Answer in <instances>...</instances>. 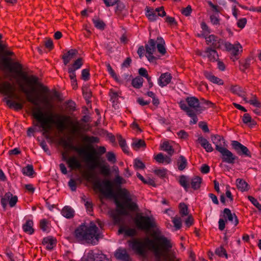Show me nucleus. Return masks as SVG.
<instances>
[{
  "instance_id": "nucleus-1",
  "label": "nucleus",
  "mask_w": 261,
  "mask_h": 261,
  "mask_svg": "<svg viewBox=\"0 0 261 261\" xmlns=\"http://www.w3.org/2000/svg\"><path fill=\"white\" fill-rule=\"evenodd\" d=\"M10 60L9 59H4L5 67L8 69L10 71L20 76L26 82L28 87L19 80L16 75L13 76V77L17 80L20 90L26 95L27 100L34 105H38V97H34L32 95V93L36 91V87L39 88L43 93H47L48 90L39 81L37 76L33 75H27L23 72L22 66L20 63L17 62L10 63Z\"/></svg>"
},
{
  "instance_id": "nucleus-2",
  "label": "nucleus",
  "mask_w": 261,
  "mask_h": 261,
  "mask_svg": "<svg viewBox=\"0 0 261 261\" xmlns=\"http://www.w3.org/2000/svg\"><path fill=\"white\" fill-rule=\"evenodd\" d=\"M129 247L136 253L143 254L146 248L153 252L159 261H166L172 247L170 241L162 235H155L153 239L146 238L143 241L134 240L128 242Z\"/></svg>"
},
{
  "instance_id": "nucleus-3",
  "label": "nucleus",
  "mask_w": 261,
  "mask_h": 261,
  "mask_svg": "<svg viewBox=\"0 0 261 261\" xmlns=\"http://www.w3.org/2000/svg\"><path fill=\"white\" fill-rule=\"evenodd\" d=\"M32 116L36 120L34 125L39 127L43 131V134L48 133L51 128V124H55L58 129L63 130L66 127V121L69 119V117L66 116L56 115L59 118L55 120L51 113L47 115L43 113L38 105H35L31 109Z\"/></svg>"
},
{
  "instance_id": "nucleus-4",
  "label": "nucleus",
  "mask_w": 261,
  "mask_h": 261,
  "mask_svg": "<svg viewBox=\"0 0 261 261\" xmlns=\"http://www.w3.org/2000/svg\"><path fill=\"white\" fill-rule=\"evenodd\" d=\"M75 236L80 241L96 245L101 237L98 228L93 222L90 223L88 227L82 225L75 231Z\"/></svg>"
},
{
  "instance_id": "nucleus-5",
  "label": "nucleus",
  "mask_w": 261,
  "mask_h": 261,
  "mask_svg": "<svg viewBox=\"0 0 261 261\" xmlns=\"http://www.w3.org/2000/svg\"><path fill=\"white\" fill-rule=\"evenodd\" d=\"M70 147L79 154L86 155L85 161L89 163L90 168L92 169L99 166V157L97 154L101 155L106 152V149L104 146L98 147L97 152H96L93 147L90 145L84 148H80L74 146H71Z\"/></svg>"
},
{
  "instance_id": "nucleus-6",
  "label": "nucleus",
  "mask_w": 261,
  "mask_h": 261,
  "mask_svg": "<svg viewBox=\"0 0 261 261\" xmlns=\"http://www.w3.org/2000/svg\"><path fill=\"white\" fill-rule=\"evenodd\" d=\"M118 195L122 200L115 199V204L118 213L123 215H127V209L134 211L137 208L136 203L132 201L129 192L125 189L118 191Z\"/></svg>"
},
{
  "instance_id": "nucleus-7",
  "label": "nucleus",
  "mask_w": 261,
  "mask_h": 261,
  "mask_svg": "<svg viewBox=\"0 0 261 261\" xmlns=\"http://www.w3.org/2000/svg\"><path fill=\"white\" fill-rule=\"evenodd\" d=\"M134 221L137 227L140 229L149 230L154 227L153 219L148 216L138 215Z\"/></svg>"
},
{
  "instance_id": "nucleus-8",
  "label": "nucleus",
  "mask_w": 261,
  "mask_h": 261,
  "mask_svg": "<svg viewBox=\"0 0 261 261\" xmlns=\"http://www.w3.org/2000/svg\"><path fill=\"white\" fill-rule=\"evenodd\" d=\"M81 261H110L101 253H95L93 250L85 251Z\"/></svg>"
},
{
  "instance_id": "nucleus-9",
  "label": "nucleus",
  "mask_w": 261,
  "mask_h": 261,
  "mask_svg": "<svg viewBox=\"0 0 261 261\" xmlns=\"http://www.w3.org/2000/svg\"><path fill=\"white\" fill-rule=\"evenodd\" d=\"M225 47L226 49L229 51L232 56L231 57V59L233 61H235L238 60V58L237 56L242 51V47L241 45L238 42L234 44H231L227 42L225 43Z\"/></svg>"
},
{
  "instance_id": "nucleus-10",
  "label": "nucleus",
  "mask_w": 261,
  "mask_h": 261,
  "mask_svg": "<svg viewBox=\"0 0 261 261\" xmlns=\"http://www.w3.org/2000/svg\"><path fill=\"white\" fill-rule=\"evenodd\" d=\"M102 184L105 187V189L102 188V184L99 181L95 182L94 183V187L103 194L107 196H112L113 194V190L112 182L110 180H107L103 181Z\"/></svg>"
},
{
  "instance_id": "nucleus-11",
  "label": "nucleus",
  "mask_w": 261,
  "mask_h": 261,
  "mask_svg": "<svg viewBox=\"0 0 261 261\" xmlns=\"http://www.w3.org/2000/svg\"><path fill=\"white\" fill-rule=\"evenodd\" d=\"M179 106L180 109L186 112L187 114L191 117L190 123L191 124H196L198 121L197 113H199V112H195L193 110L188 107L184 100H181L179 102Z\"/></svg>"
},
{
  "instance_id": "nucleus-12",
  "label": "nucleus",
  "mask_w": 261,
  "mask_h": 261,
  "mask_svg": "<svg viewBox=\"0 0 261 261\" xmlns=\"http://www.w3.org/2000/svg\"><path fill=\"white\" fill-rule=\"evenodd\" d=\"M202 35L206 40V44L214 48H220L223 43V41L222 39L214 35H210L208 36L205 34H202Z\"/></svg>"
},
{
  "instance_id": "nucleus-13",
  "label": "nucleus",
  "mask_w": 261,
  "mask_h": 261,
  "mask_svg": "<svg viewBox=\"0 0 261 261\" xmlns=\"http://www.w3.org/2000/svg\"><path fill=\"white\" fill-rule=\"evenodd\" d=\"M155 41L153 39H150L148 44L145 45V56L150 62H153L155 60V57L153 56V54L155 50Z\"/></svg>"
},
{
  "instance_id": "nucleus-14",
  "label": "nucleus",
  "mask_w": 261,
  "mask_h": 261,
  "mask_svg": "<svg viewBox=\"0 0 261 261\" xmlns=\"http://www.w3.org/2000/svg\"><path fill=\"white\" fill-rule=\"evenodd\" d=\"M187 107L190 108V109L195 111V112H199L200 111V103L198 98L194 96L188 97L186 99V101H184Z\"/></svg>"
},
{
  "instance_id": "nucleus-15",
  "label": "nucleus",
  "mask_w": 261,
  "mask_h": 261,
  "mask_svg": "<svg viewBox=\"0 0 261 261\" xmlns=\"http://www.w3.org/2000/svg\"><path fill=\"white\" fill-rule=\"evenodd\" d=\"M203 57H207L211 62L217 61L219 58L218 53L215 49L207 47L203 53L199 54Z\"/></svg>"
},
{
  "instance_id": "nucleus-16",
  "label": "nucleus",
  "mask_w": 261,
  "mask_h": 261,
  "mask_svg": "<svg viewBox=\"0 0 261 261\" xmlns=\"http://www.w3.org/2000/svg\"><path fill=\"white\" fill-rule=\"evenodd\" d=\"M231 144L233 148L237 151L238 154H243L246 156H251L250 152L249 149L238 141H233Z\"/></svg>"
},
{
  "instance_id": "nucleus-17",
  "label": "nucleus",
  "mask_w": 261,
  "mask_h": 261,
  "mask_svg": "<svg viewBox=\"0 0 261 261\" xmlns=\"http://www.w3.org/2000/svg\"><path fill=\"white\" fill-rule=\"evenodd\" d=\"M7 201H9V204L10 207H14L18 201L17 196H13L10 192L6 193L4 197L1 199V203L3 205H5Z\"/></svg>"
},
{
  "instance_id": "nucleus-18",
  "label": "nucleus",
  "mask_w": 261,
  "mask_h": 261,
  "mask_svg": "<svg viewBox=\"0 0 261 261\" xmlns=\"http://www.w3.org/2000/svg\"><path fill=\"white\" fill-rule=\"evenodd\" d=\"M223 213V217L225 221H227V220H228L232 223L234 226H237L238 225L239 221L237 216L235 214H232L229 208H224Z\"/></svg>"
},
{
  "instance_id": "nucleus-19",
  "label": "nucleus",
  "mask_w": 261,
  "mask_h": 261,
  "mask_svg": "<svg viewBox=\"0 0 261 261\" xmlns=\"http://www.w3.org/2000/svg\"><path fill=\"white\" fill-rule=\"evenodd\" d=\"M221 157L224 162L228 164H233L237 157L233 154V153L228 150L227 149H224L220 152Z\"/></svg>"
},
{
  "instance_id": "nucleus-20",
  "label": "nucleus",
  "mask_w": 261,
  "mask_h": 261,
  "mask_svg": "<svg viewBox=\"0 0 261 261\" xmlns=\"http://www.w3.org/2000/svg\"><path fill=\"white\" fill-rule=\"evenodd\" d=\"M230 91L233 94H236L241 97L244 99V97L246 96V91L245 89L243 88L238 85H231L229 86Z\"/></svg>"
},
{
  "instance_id": "nucleus-21",
  "label": "nucleus",
  "mask_w": 261,
  "mask_h": 261,
  "mask_svg": "<svg viewBox=\"0 0 261 261\" xmlns=\"http://www.w3.org/2000/svg\"><path fill=\"white\" fill-rule=\"evenodd\" d=\"M119 233H123L125 237H133L136 233L135 229L130 228L125 224L121 225L118 230Z\"/></svg>"
},
{
  "instance_id": "nucleus-22",
  "label": "nucleus",
  "mask_w": 261,
  "mask_h": 261,
  "mask_svg": "<svg viewBox=\"0 0 261 261\" xmlns=\"http://www.w3.org/2000/svg\"><path fill=\"white\" fill-rule=\"evenodd\" d=\"M42 243V245L45 247L46 249L51 250L56 246L57 240L53 237L48 236L43 239Z\"/></svg>"
},
{
  "instance_id": "nucleus-23",
  "label": "nucleus",
  "mask_w": 261,
  "mask_h": 261,
  "mask_svg": "<svg viewBox=\"0 0 261 261\" xmlns=\"http://www.w3.org/2000/svg\"><path fill=\"white\" fill-rule=\"evenodd\" d=\"M67 164L71 169H79L82 167L81 162L74 156L68 158L67 160Z\"/></svg>"
},
{
  "instance_id": "nucleus-24",
  "label": "nucleus",
  "mask_w": 261,
  "mask_h": 261,
  "mask_svg": "<svg viewBox=\"0 0 261 261\" xmlns=\"http://www.w3.org/2000/svg\"><path fill=\"white\" fill-rule=\"evenodd\" d=\"M171 79L170 73L168 72L162 73L158 80V84L162 87H165L170 83Z\"/></svg>"
},
{
  "instance_id": "nucleus-25",
  "label": "nucleus",
  "mask_w": 261,
  "mask_h": 261,
  "mask_svg": "<svg viewBox=\"0 0 261 261\" xmlns=\"http://www.w3.org/2000/svg\"><path fill=\"white\" fill-rule=\"evenodd\" d=\"M154 159L158 163L165 165H167L171 163L172 161L171 156L164 155V154L162 153H159L156 154L154 157Z\"/></svg>"
},
{
  "instance_id": "nucleus-26",
  "label": "nucleus",
  "mask_w": 261,
  "mask_h": 261,
  "mask_svg": "<svg viewBox=\"0 0 261 261\" xmlns=\"http://www.w3.org/2000/svg\"><path fill=\"white\" fill-rule=\"evenodd\" d=\"M197 141L200 144L201 146L206 151L210 152L214 150L212 145L209 143L207 139L199 136L197 139Z\"/></svg>"
},
{
  "instance_id": "nucleus-27",
  "label": "nucleus",
  "mask_w": 261,
  "mask_h": 261,
  "mask_svg": "<svg viewBox=\"0 0 261 261\" xmlns=\"http://www.w3.org/2000/svg\"><path fill=\"white\" fill-rule=\"evenodd\" d=\"M2 93L5 95H11L14 92L12 85L8 82H4L1 84Z\"/></svg>"
},
{
  "instance_id": "nucleus-28",
  "label": "nucleus",
  "mask_w": 261,
  "mask_h": 261,
  "mask_svg": "<svg viewBox=\"0 0 261 261\" xmlns=\"http://www.w3.org/2000/svg\"><path fill=\"white\" fill-rule=\"evenodd\" d=\"M243 100L246 103H249L254 107L261 108V102L258 100L256 96L255 95L251 94L250 99L246 95L244 97Z\"/></svg>"
},
{
  "instance_id": "nucleus-29",
  "label": "nucleus",
  "mask_w": 261,
  "mask_h": 261,
  "mask_svg": "<svg viewBox=\"0 0 261 261\" xmlns=\"http://www.w3.org/2000/svg\"><path fill=\"white\" fill-rule=\"evenodd\" d=\"M160 148L162 150L167 152L170 156H172L174 152V149L168 141H164L161 143Z\"/></svg>"
},
{
  "instance_id": "nucleus-30",
  "label": "nucleus",
  "mask_w": 261,
  "mask_h": 261,
  "mask_svg": "<svg viewBox=\"0 0 261 261\" xmlns=\"http://www.w3.org/2000/svg\"><path fill=\"white\" fill-rule=\"evenodd\" d=\"M77 51L76 49H70L67 53L62 56L64 64L66 65L70 61L73 59L77 54Z\"/></svg>"
},
{
  "instance_id": "nucleus-31",
  "label": "nucleus",
  "mask_w": 261,
  "mask_h": 261,
  "mask_svg": "<svg viewBox=\"0 0 261 261\" xmlns=\"http://www.w3.org/2000/svg\"><path fill=\"white\" fill-rule=\"evenodd\" d=\"M204 75L207 80H208L213 83L217 84L218 85H223L224 84V82L222 80L217 76H215L210 72H205L204 73Z\"/></svg>"
},
{
  "instance_id": "nucleus-32",
  "label": "nucleus",
  "mask_w": 261,
  "mask_h": 261,
  "mask_svg": "<svg viewBox=\"0 0 261 261\" xmlns=\"http://www.w3.org/2000/svg\"><path fill=\"white\" fill-rule=\"evenodd\" d=\"M33 224L34 223L32 220H27L25 223L22 225V229L23 231L29 234H33L34 231L33 228Z\"/></svg>"
},
{
  "instance_id": "nucleus-33",
  "label": "nucleus",
  "mask_w": 261,
  "mask_h": 261,
  "mask_svg": "<svg viewBox=\"0 0 261 261\" xmlns=\"http://www.w3.org/2000/svg\"><path fill=\"white\" fill-rule=\"evenodd\" d=\"M146 16L150 21H155L158 18V15H156V11L153 8H150L147 7L145 9Z\"/></svg>"
},
{
  "instance_id": "nucleus-34",
  "label": "nucleus",
  "mask_w": 261,
  "mask_h": 261,
  "mask_svg": "<svg viewBox=\"0 0 261 261\" xmlns=\"http://www.w3.org/2000/svg\"><path fill=\"white\" fill-rule=\"evenodd\" d=\"M74 210L71 207L68 206L64 207L61 211L62 216L68 219L72 218L74 216Z\"/></svg>"
},
{
  "instance_id": "nucleus-35",
  "label": "nucleus",
  "mask_w": 261,
  "mask_h": 261,
  "mask_svg": "<svg viewBox=\"0 0 261 261\" xmlns=\"http://www.w3.org/2000/svg\"><path fill=\"white\" fill-rule=\"evenodd\" d=\"M115 256L117 258L123 260L124 261L129 259V255L125 249H118L115 253Z\"/></svg>"
},
{
  "instance_id": "nucleus-36",
  "label": "nucleus",
  "mask_w": 261,
  "mask_h": 261,
  "mask_svg": "<svg viewBox=\"0 0 261 261\" xmlns=\"http://www.w3.org/2000/svg\"><path fill=\"white\" fill-rule=\"evenodd\" d=\"M236 184L238 189L242 192L247 191L249 190V186L248 184L243 179H237Z\"/></svg>"
},
{
  "instance_id": "nucleus-37",
  "label": "nucleus",
  "mask_w": 261,
  "mask_h": 261,
  "mask_svg": "<svg viewBox=\"0 0 261 261\" xmlns=\"http://www.w3.org/2000/svg\"><path fill=\"white\" fill-rule=\"evenodd\" d=\"M178 169L180 171L184 170L188 165L187 159L183 156L180 155L177 161Z\"/></svg>"
},
{
  "instance_id": "nucleus-38",
  "label": "nucleus",
  "mask_w": 261,
  "mask_h": 261,
  "mask_svg": "<svg viewBox=\"0 0 261 261\" xmlns=\"http://www.w3.org/2000/svg\"><path fill=\"white\" fill-rule=\"evenodd\" d=\"M6 103L10 108L14 109L15 110H19L23 108V104L20 102L8 99Z\"/></svg>"
},
{
  "instance_id": "nucleus-39",
  "label": "nucleus",
  "mask_w": 261,
  "mask_h": 261,
  "mask_svg": "<svg viewBox=\"0 0 261 261\" xmlns=\"http://www.w3.org/2000/svg\"><path fill=\"white\" fill-rule=\"evenodd\" d=\"M92 22L94 25V27L100 30H103L106 27L105 23L101 19L98 17H94L92 19Z\"/></svg>"
},
{
  "instance_id": "nucleus-40",
  "label": "nucleus",
  "mask_w": 261,
  "mask_h": 261,
  "mask_svg": "<svg viewBox=\"0 0 261 261\" xmlns=\"http://www.w3.org/2000/svg\"><path fill=\"white\" fill-rule=\"evenodd\" d=\"M190 181L189 178L185 175H181L179 177V182L186 191H188L190 188Z\"/></svg>"
},
{
  "instance_id": "nucleus-41",
  "label": "nucleus",
  "mask_w": 261,
  "mask_h": 261,
  "mask_svg": "<svg viewBox=\"0 0 261 261\" xmlns=\"http://www.w3.org/2000/svg\"><path fill=\"white\" fill-rule=\"evenodd\" d=\"M202 178L199 176H195L190 180L192 188L194 190H197L200 187Z\"/></svg>"
},
{
  "instance_id": "nucleus-42",
  "label": "nucleus",
  "mask_w": 261,
  "mask_h": 261,
  "mask_svg": "<svg viewBox=\"0 0 261 261\" xmlns=\"http://www.w3.org/2000/svg\"><path fill=\"white\" fill-rule=\"evenodd\" d=\"M158 40L159 41V42L156 45L158 50L162 55H164L166 52V50L165 47V41L161 38H158Z\"/></svg>"
},
{
  "instance_id": "nucleus-43",
  "label": "nucleus",
  "mask_w": 261,
  "mask_h": 261,
  "mask_svg": "<svg viewBox=\"0 0 261 261\" xmlns=\"http://www.w3.org/2000/svg\"><path fill=\"white\" fill-rule=\"evenodd\" d=\"M49 223L48 221L45 219H42L40 221V228L44 232H48L50 230Z\"/></svg>"
},
{
  "instance_id": "nucleus-44",
  "label": "nucleus",
  "mask_w": 261,
  "mask_h": 261,
  "mask_svg": "<svg viewBox=\"0 0 261 261\" xmlns=\"http://www.w3.org/2000/svg\"><path fill=\"white\" fill-rule=\"evenodd\" d=\"M145 142L141 139L134 140L132 144V147L136 150H138L141 147H145Z\"/></svg>"
},
{
  "instance_id": "nucleus-45",
  "label": "nucleus",
  "mask_w": 261,
  "mask_h": 261,
  "mask_svg": "<svg viewBox=\"0 0 261 261\" xmlns=\"http://www.w3.org/2000/svg\"><path fill=\"white\" fill-rule=\"evenodd\" d=\"M82 200L84 203V205L87 209V212L90 215H92L91 213L93 211V204L91 201L87 200L85 196L82 197Z\"/></svg>"
},
{
  "instance_id": "nucleus-46",
  "label": "nucleus",
  "mask_w": 261,
  "mask_h": 261,
  "mask_svg": "<svg viewBox=\"0 0 261 261\" xmlns=\"http://www.w3.org/2000/svg\"><path fill=\"white\" fill-rule=\"evenodd\" d=\"M34 169L32 165H28L22 169V172L23 175L31 176L34 173Z\"/></svg>"
},
{
  "instance_id": "nucleus-47",
  "label": "nucleus",
  "mask_w": 261,
  "mask_h": 261,
  "mask_svg": "<svg viewBox=\"0 0 261 261\" xmlns=\"http://www.w3.org/2000/svg\"><path fill=\"white\" fill-rule=\"evenodd\" d=\"M143 79L140 77H137L133 80L132 84L135 88H140L142 86Z\"/></svg>"
},
{
  "instance_id": "nucleus-48",
  "label": "nucleus",
  "mask_w": 261,
  "mask_h": 261,
  "mask_svg": "<svg viewBox=\"0 0 261 261\" xmlns=\"http://www.w3.org/2000/svg\"><path fill=\"white\" fill-rule=\"evenodd\" d=\"M107 68L109 74L115 79L116 81L119 83H122L121 81L118 78L110 64H107Z\"/></svg>"
},
{
  "instance_id": "nucleus-49",
  "label": "nucleus",
  "mask_w": 261,
  "mask_h": 261,
  "mask_svg": "<svg viewBox=\"0 0 261 261\" xmlns=\"http://www.w3.org/2000/svg\"><path fill=\"white\" fill-rule=\"evenodd\" d=\"M179 213L181 216H186L188 215V208L184 203H180L179 205Z\"/></svg>"
},
{
  "instance_id": "nucleus-50",
  "label": "nucleus",
  "mask_w": 261,
  "mask_h": 261,
  "mask_svg": "<svg viewBox=\"0 0 261 261\" xmlns=\"http://www.w3.org/2000/svg\"><path fill=\"white\" fill-rule=\"evenodd\" d=\"M83 141L89 143H97L99 142V139L96 137L85 136Z\"/></svg>"
},
{
  "instance_id": "nucleus-51",
  "label": "nucleus",
  "mask_w": 261,
  "mask_h": 261,
  "mask_svg": "<svg viewBox=\"0 0 261 261\" xmlns=\"http://www.w3.org/2000/svg\"><path fill=\"white\" fill-rule=\"evenodd\" d=\"M215 253L220 257H225L226 258H228L226 251L222 246L217 248L215 250Z\"/></svg>"
},
{
  "instance_id": "nucleus-52",
  "label": "nucleus",
  "mask_w": 261,
  "mask_h": 261,
  "mask_svg": "<svg viewBox=\"0 0 261 261\" xmlns=\"http://www.w3.org/2000/svg\"><path fill=\"white\" fill-rule=\"evenodd\" d=\"M66 109L68 112H72L75 110V103L72 100L66 102Z\"/></svg>"
},
{
  "instance_id": "nucleus-53",
  "label": "nucleus",
  "mask_w": 261,
  "mask_h": 261,
  "mask_svg": "<svg viewBox=\"0 0 261 261\" xmlns=\"http://www.w3.org/2000/svg\"><path fill=\"white\" fill-rule=\"evenodd\" d=\"M211 140L212 141V142L216 146H218V144H219L220 143L223 142V141L224 139L222 136L216 135L212 136Z\"/></svg>"
},
{
  "instance_id": "nucleus-54",
  "label": "nucleus",
  "mask_w": 261,
  "mask_h": 261,
  "mask_svg": "<svg viewBox=\"0 0 261 261\" xmlns=\"http://www.w3.org/2000/svg\"><path fill=\"white\" fill-rule=\"evenodd\" d=\"M172 223L174 224L176 230L179 229L181 227V220L178 217H175L172 218Z\"/></svg>"
},
{
  "instance_id": "nucleus-55",
  "label": "nucleus",
  "mask_w": 261,
  "mask_h": 261,
  "mask_svg": "<svg viewBox=\"0 0 261 261\" xmlns=\"http://www.w3.org/2000/svg\"><path fill=\"white\" fill-rule=\"evenodd\" d=\"M243 122L246 124H248L250 123V124H254V121L252 120L251 117L248 113H245L244 114L242 118Z\"/></svg>"
},
{
  "instance_id": "nucleus-56",
  "label": "nucleus",
  "mask_w": 261,
  "mask_h": 261,
  "mask_svg": "<svg viewBox=\"0 0 261 261\" xmlns=\"http://www.w3.org/2000/svg\"><path fill=\"white\" fill-rule=\"evenodd\" d=\"M248 199L253 204V205L261 212V204L258 202L256 199L251 196H248Z\"/></svg>"
},
{
  "instance_id": "nucleus-57",
  "label": "nucleus",
  "mask_w": 261,
  "mask_h": 261,
  "mask_svg": "<svg viewBox=\"0 0 261 261\" xmlns=\"http://www.w3.org/2000/svg\"><path fill=\"white\" fill-rule=\"evenodd\" d=\"M210 20L213 25H219L220 23V19L218 14L211 15L210 16Z\"/></svg>"
},
{
  "instance_id": "nucleus-58",
  "label": "nucleus",
  "mask_w": 261,
  "mask_h": 261,
  "mask_svg": "<svg viewBox=\"0 0 261 261\" xmlns=\"http://www.w3.org/2000/svg\"><path fill=\"white\" fill-rule=\"evenodd\" d=\"M83 64V63L82 58H79L76 61H75L72 65V66L69 68H73L74 69V70H77L81 67Z\"/></svg>"
},
{
  "instance_id": "nucleus-59",
  "label": "nucleus",
  "mask_w": 261,
  "mask_h": 261,
  "mask_svg": "<svg viewBox=\"0 0 261 261\" xmlns=\"http://www.w3.org/2000/svg\"><path fill=\"white\" fill-rule=\"evenodd\" d=\"M167 170L165 169H158L154 170V173L161 177H165L166 176Z\"/></svg>"
},
{
  "instance_id": "nucleus-60",
  "label": "nucleus",
  "mask_w": 261,
  "mask_h": 261,
  "mask_svg": "<svg viewBox=\"0 0 261 261\" xmlns=\"http://www.w3.org/2000/svg\"><path fill=\"white\" fill-rule=\"evenodd\" d=\"M202 100L203 102L201 103L202 106H200V111L204 109L213 107L214 104L212 102L205 100Z\"/></svg>"
},
{
  "instance_id": "nucleus-61",
  "label": "nucleus",
  "mask_w": 261,
  "mask_h": 261,
  "mask_svg": "<svg viewBox=\"0 0 261 261\" xmlns=\"http://www.w3.org/2000/svg\"><path fill=\"white\" fill-rule=\"evenodd\" d=\"M134 167L136 169H143L145 166L144 164L140 160L136 159L134 160Z\"/></svg>"
},
{
  "instance_id": "nucleus-62",
  "label": "nucleus",
  "mask_w": 261,
  "mask_h": 261,
  "mask_svg": "<svg viewBox=\"0 0 261 261\" xmlns=\"http://www.w3.org/2000/svg\"><path fill=\"white\" fill-rule=\"evenodd\" d=\"M107 160L109 162L112 163H115L116 161V156L114 153L112 152H108L106 155Z\"/></svg>"
},
{
  "instance_id": "nucleus-63",
  "label": "nucleus",
  "mask_w": 261,
  "mask_h": 261,
  "mask_svg": "<svg viewBox=\"0 0 261 261\" xmlns=\"http://www.w3.org/2000/svg\"><path fill=\"white\" fill-rule=\"evenodd\" d=\"M139 73L140 75L146 77L148 82H149V80H150V77L148 75L146 69L144 68H140L139 70Z\"/></svg>"
},
{
  "instance_id": "nucleus-64",
  "label": "nucleus",
  "mask_w": 261,
  "mask_h": 261,
  "mask_svg": "<svg viewBox=\"0 0 261 261\" xmlns=\"http://www.w3.org/2000/svg\"><path fill=\"white\" fill-rule=\"evenodd\" d=\"M82 79L85 81H88L90 77L89 70L87 69H84L82 71Z\"/></svg>"
}]
</instances>
